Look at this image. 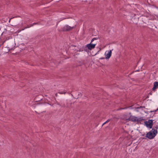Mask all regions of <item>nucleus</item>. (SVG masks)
I'll return each instance as SVG.
<instances>
[{"label":"nucleus","instance_id":"17","mask_svg":"<svg viewBox=\"0 0 158 158\" xmlns=\"http://www.w3.org/2000/svg\"><path fill=\"white\" fill-rule=\"evenodd\" d=\"M28 27H25V28H28Z\"/></svg>","mask_w":158,"mask_h":158},{"label":"nucleus","instance_id":"15","mask_svg":"<svg viewBox=\"0 0 158 158\" xmlns=\"http://www.w3.org/2000/svg\"><path fill=\"white\" fill-rule=\"evenodd\" d=\"M55 96H56V97H57V93H56L55 94Z\"/></svg>","mask_w":158,"mask_h":158},{"label":"nucleus","instance_id":"9","mask_svg":"<svg viewBox=\"0 0 158 158\" xmlns=\"http://www.w3.org/2000/svg\"><path fill=\"white\" fill-rule=\"evenodd\" d=\"M58 93L60 94H65L66 93V92H65L64 91H60V92H58Z\"/></svg>","mask_w":158,"mask_h":158},{"label":"nucleus","instance_id":"20","mask_svg":"<svg viewBox=\"0 0 158 158\" xmlns=\"http://www.w3.org/2000/svg\"><path fill=\"white\" fill-rule=\"evenodd\" d=\"M24 29H22V30H24Z\"/></svg>","mask_w":158,"mask_h":158},{"label":"nucleus","instance_id":"14","mask_svg":"<svg viewBox=\"0 0 158 158\" xmlns=\"http://www.w3.org/2000/svg\"><path fill=\"white\" fill-rule=\"evenodd\" d=\"M61 106L63 107H65V105L64 104V105H63V106Z\"/></svg>","mask_w":158,"mask_h":158},{"label":"nucleus","instance_id":"16","mask_svg":"<svg viewBox=\"0 0 158 158\" xmlns=\"http://www.w3.org/2000/svg\"><path fill=\"white\" fill-rule=\"evenodd\" d=\"M12 19V18H11L9 20V22H10V19Z\"/></svg>","mask_w":158,"mask_h":158},{"label":"nucleus","instance_id":"3","mask_svg":"<svg viewBox=\"0 0 158 158\" xmlns=\"http://www.w3.org/2000/svg\"><path fill=\"white\" fill-rule=\"evenodd\" d=\"M144 123L147 127L152 128L153 126V121L152 120L149 119L148 122L145 121Z\"/></svg>","mask_w":158,"mask_h":158},{"label":"nucleus","instance_id":"12","mask_svg":"<svg viewBox=\"0 0 158 158\" xmlns=\"http://www.w3.org/2000/svg\"><path fill=\"white\" fill-rule=\"evenodd\" d=\"M158 110V108L156 110H153V111H150V112H156Z\"/></svg>","mask_w":158,"mask_h":158},{"label":"nucleus","instance_id":"7","mask_svg":"<svg viewBox=\"0 0 158 158\" xmlns=\"http://www.w3.org/2000/svg\"><path fill=\"white\" fill-rule=\"evenodd\" d=\"M158 88V82H154L153 83V87L152 88L153 91H155V89Z\"/></svg>","mask_w":158,"mask_h":158},{"label":"nucleus","instance_id":"22","mask_svg":"<svg viewBox=\"0 0 158 158\" xmlns=\"http://www.w3.org/2000/svg\"><path fill=\"white\" fill-rule=\"evenodd\" d=\"M9 50H8V52H9Z\"/></svg>","mask_w":158,"mask_h":158},{"label":"nucleus","instance_id":"1","mask_svg":"<svg viewBox=\"0 0 158 158\" xmlns=\"http://www.w3.org/2000/svg\"><path fill=\"white\" fill-rule=\"evenodd\" d=\"M157 132V130L153 128L150 131L147 133L145 137L150 139H152L156 135Z\"/></svg>","mask_w":158,"mask_h":158},{"label":"nucleus","instance_id":"8","mask_svg":"<svg viewBox=\"0 0 158 158\" xmlns=\"http://www.w3.org/2000/svg\"><path fill=\"white\" fill-rule=\"evenodd\" d=\"M99 37H98L94 38L92 39L91 42H92L94 40H98V39H99Z\"/></svg>","mask_w":158,"mask_h":158},{"label":"nucleus","instance_id":"4","mask_svg":"<svg viewBox=\"0 0 158 158\" xmlns=\"http://www.w3.org/2000/svg\"><path fill=\"white\" fill-rule=\"evenodd\" d=\"M73 28V27H72L68 25H66L61 28L60 29V30L63 31H68L71 30Z\"/></svg>","mask_w":158,"mask_h":158},{"label":"nucleus","instance_id":"2","mask_svg":"<svg viewBox=\"0 0 158 158\" xmlns=\"http://www.w3.org/2000/svg\"><path fill=\"white\" fill-rule=\"evenodd\" d=\"M127 119L134 122H139L144 120L142 117H137L134 116H131Z\"/></svg>","mask_w":158,"mask_h":158},{"label":"nucleus","instance_id":"6","mask_svg":"<svg viewBox=\"0 0 158 158\" xmlns=\"http://www.w3.org/2000/svg\"><path fill=\"white\" fill-rule=\"evenodd\" d=\"M111 51L110 50L108 51V52L106 54V53H105V58L106 59H109L111 55Z\"/></svg>","mask_w":158,"mask_h":158},{"label":"nucleus","instance_id":"11","mask_svg":"<svg viewBox=\"0 0 158 158\" xmlns=\"http://www.w3.org/2000/svg\"><path fill=\"white\" fill-rule=\"evenodd\" d=\"M154 128H156V129L157 130V129H158V125H156V126L155 127H153Z\"/></svg>","mask_w":158,"mask_h":158},{"label":"nucleus","instance_id":"19","mask_svg":"<svg viewBox=\"0 0 158 158\" xmlns=\"http://www.w3.org/2000/svg\"><path fill=\"white\" fill-rule=\"evenodd\" d=\"M33 25H31V26H32Z\"/></svg>","mask_w":158,"mask_h":158},{"label":"nucleus","instance_id":"18","mask_svg":"<svg viewBox=\"0 0 158 158\" xmlns=\"http://www.w3.org/2000/svg\"><path fill=\"white\" fill-rule=\"evenodd\" d=\"M36 24V23H33V24Z\"/></svg>","mask_w":158,"mask_h":158},{"label":"nucleus","instance_id":"5","mask_svg":"<svg viewBox=\"0 0 158 158\" xmlns=\"http://www.w3.org/2000/svg\"><path fill=\"white\" fill-rule=\"evenodd\" d=\"M92 43V42H91L90 43L86 45V47H87L89 50H91L94 48L95 47L96 44H92L91 43Z\"/></svg>","mask_w":158,"mask_h":158},{"label":"nucleus","instance_id":"10","mask_svg":"<svg viewBox=\"0 0 158 158\" xmlns=\"http://www.w3.org/2000/svg\"><path fill=\"white\" fill-rule=\"evenodd\" d=\"M110 121V119H108L105 122H104L102 125V126H103L106 123H107L109 122Z\"/></svg>","mask_w":158,"mask_h":158},{"label":"nucleus","instance_id":"13","mask_svg":"<svg viewBox=\"0 0 158 158\" xmlns=\"http://www.w3.org/2000/svg\"><path fill=\"white\" fill-rule=\"evenodd\" d=\"M105 58H104V57H101V58H100L99 59H105Z\"/></svg>","mask_w":158,"mask_h":158},{"label":"nucleus","instance_id":"21","mask_svg":"<svg viewBox=\"0 0 158 158\" xmlns=\"http://www.w3.org/2000/svg\"><path fill=\"white\" fill-rule=\"evenodd\" d=\"M9 50H8V52H9Z\"/></svg>","mask_w":158,"mask_h":158}]
</instances>
